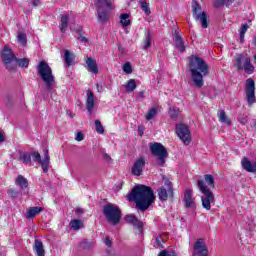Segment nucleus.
Masks as SVG:
<instances>
[{"label":"nucleus","mask_w":256,"mask_h":256,"mask_svg":"<svg viewBox=\"0 0 256 256\" xmlns=\"http://www.w3.org/2000/svg\"><path fill=\"white\" fill-rule=\"evenodd\" d=\"M127 197L128 201L136 203L139 211H147L155 202V193L145 185H136Z\"/></svg>","instance_id":"obj_1"},{"label":"nucleus","mask_w":256,"mask_h":256,"mask_svg":"<svg viewBox=\"0 0 256 256\" xmlns=\"http://www.w3.org/2000/svg\"><path fill=\"white\" fill-rule=\"evenodd\" d=\"M188 67L193 84L201 89L205 85L203 77L209 75V64L199 56H190Z\"/></svg>","instance_id":"obj_2"},{"label":"nucleus","mask_w":256,"mask_h":256,"mask_svg":"<svg viewBox=\"0 0 256 256\" xmlns=\"http://www.w3.org/2000/svg\"><path fill=\"white\" fill-rule=\"evenodd\" d=\"M207 183V185L205 184ZM197 185L200 193H202L201 201L203 209L211 211V203H215V195L211 189H215V179L213 175H204V180H198Z\"/></svg>","instance_id":"obj_3"},{"label":"nucleus","mask_w":256,"mask_h":256,"mask_svg":"<svg viewBox=\"0 0 256 256\" xmlns=\"http://www.w3.org/2000/svg\"><path fill=\"white\" fill-rule=\"evenodd\" d=\"M37 72L39 77H41L46 90L53 91L55 89V76L53 75V70L49 63L45 62L44 60L40 61L37 66Z\"/></svg>","instance_id":"obj_4"},{"label":"nucleus","mask_w":256,"mask_h":256,"mask_svg":"<svg viewBox=\"0 0 256 256\" xmlns=\"http://www.w3.org/2000/svg\"><path fill=\"white\" fill-rule=\"evenodd\" d=\"M234 67L238 71H244L246 75H253L255 73V66L251 63V56L245 53L234 56Z\"/></svg>","instance_id":"obj_5"},{"label":"nucleus","mask_w":256,"mask_h":256,"mask_svg":"<svg viewBox=\"0 0 256 256\" xmlns=\"http://www.w3.org/2000/svg\"><path fill=\"white\" fill-rule=\"evenodd\" d=\"M97 19L101 23L109 21V13L113 11V2L111 0H96Z\"/></svg>","instance_id":"obj_6"},{"label":"nucleus","mask_w":256,"mask_h":256,"mask_svg":"<svg viewBox=\"0 0 256 256\" xmlns=\"http://www.w3.org/2000/svg\"><path fill=\"white\" fill-rule=\"evenodd\" d=\"M149 147L153 157H156L157 165L163 167L167 161V148L158 142L150 143Z\"/></svg>","instance_id":"obj_7"},{"label":"nucleus","mask_w":256,"mask_h":256,"mask_svg":"<svg viewBox=\"0 0 256 256\" xmlns=\"http://www.w3.org/2000/svg\"><path fill=\"white\" fill-rule=\"evenodd\" d=\"M104 217L112 225H117L121 221V209L113 204H107L103 208Z\"/></svg>","instance_id":"obj_8"},{"label":"nucleus","mask_w":256,"mask_h":256,"mask_svg":"<svg viewBox=\"0 0 256 256\" xmlns=\"http://www.w3.org/2000/svg\"><path fill=\"white\" fill-rule=\"evenodd\" d=\"M192 15L196 21H200L203 29L209 27V24L207 23V13L202 12L201 5H199V2L197 1H194L192 6Z\"/></svg>","instance_id":"obj_9"},{"label":"nucleus","mask_w":256,"mask_h":256,"mask_svg":"<svg viewBox=\"0 0 256 256\" xmlns=\"http://www.w3.org/2000/svg\"><path fill=\"white\" fill-rule=\"evenodd\" d=\"M30 157H32L35 163H40L44 173H47V171H49L50 157L49 150L47 148L44 149L43 160L41 159V154H39V152H30Z\"/></svg>","instance_id":"obj_10"},{"label":"nucleus","mask_w":256,"mask_h":256,"mask_svg":"<svg viewBox=\"0 0 256 256\" xmlns=\"http://www.w3.org/2000/svg\"><path fill=\"white\" fill-rule=\"evenodd\" d=\"M246 101L249 107H252L256 103L255 97V80L248 78L245 85Z\"/></svg>","instance_id":"obj_11"},{"label":"nucleus","mask_w":256,"mask_h":256,"mask_svg":"<svg viewBox=\"0 0 256 256\" xmlns=\"http://www.w3.org/2000/svg\"><path fill=\"white\" fill-rule=\"evenodd\" d=\"M176 134L178 135L179 139L183 141L184 145H189L191 143V131L187 125L177 124Z\"/></svg>","instance_id":"obj_12"},{"label":"nucleus","mask_w":256,"mask_h":256,"mask_svg":"<svg viewBox=\"0 0 256 256\" xmlns=\"http://www.w3.org/2000/svg\"><path fill=\"white\" fill-rule=\"evenodd\" d=\"M192 256H209V249L205 244V240L200 238L194 243Z\"/></svg>","instance_id":"obj_13"},{"label":"nucleus","mask_w":256,"mask_h":256,"mask_svg":"<svg viewBox=\"0 0 256 256\" xmlns=\"http://www.w3.org/2000/svg\"><path fill=\"white\" fill-rule=\"evenodd\" d=\"M158 195L160 201H167L169 195H173V186H171V182L165 183V186L160 188Z\"/></svg>","instance_id":"obj_14"},{"label":"nucleus","mask_w":256,"mask_h":256,"mask_svg":"<svg viewBox=\"0 0 256 256\" xmlns=\"http://www.w3.org/2000/svg\"><path fill=\"white\" fill-rule=\"evenodd\" d=\"M172 35L177 49H179L180 53H183V51H185V44L183 43V38H181V30L174 29Z\"/></svg>","instance_id":"obj_15"},{"label":"nucleus","mask_w":256,"mask_h":256,"mask_svg":"<svg viewBox=\"0 0 256 256\" xmlns=\"http://www.w3.org/2000/svg\"><path fill=\"white\" fill-rule=\"evenodd\" d=\"M143 167H145V158H138L133 164L132 175H135L136 177L141 176V173H143Z\"/></svg>","instance_id":"obj_16"},{"label":"nucleus","mask_w":256,"mask_h":256,"mask_svg":"<svg viewBox=\"0 0 256 256\" xmlns=\"http://www.w3.org/2000/svg\"><path fill=\"white\" fill-rule=\"evenodd\" d=\"M1 58L6 66H8L9 63H11V61H13V60L15 61V59H16L15 54H13V51L8 46L4 47V49L2 51Z\"/></svg>","instance_id":"obj_17"},{"label":"nucleus","mask_w":256,"mask_h":256,"mask_svg":"<svg viewBox=\"0 0 256 256\" xmlns=\"http://www.w3.org/2000/svg\"><path fill=\"white\" fill-rule=\"evenodd\" d=\"M86 97V109L91 115L93 113V109H95V95H93L91 90H87Z\"/></svg>","instance_id":"obj_18"},{"label":"nucleus","mask_w":256,"mask_h":256,"mask_svg":"<svg viewBox=\"0 0 256 256\" xmlns=\"http://www.w3.org/2000/svg\"><path fill=\"white\" fill-rule=\"evenodd\" d=\"M242 168L248 173H256V161L251 162L248 157H244L241 161Z\"/></svg>","instance_id":"obj_19"},{"label":"nucleus","mask_w":256,"mask_h":256,"mask_svg":"<svg viewBox=\"0 0 256 256\" xmlns=\"http://www.w3.org/2000/svg\"><path fill=\"white\" fill-rule=\"evenodd\" d=\"M86 65L90 73H93L94 75H97V73H99V67H97V61H95V59L88 57L86 59Z\"/></svg>","instance_id":"obj_20"},{"label":"nucleus","mask_w":256,"mask_h":256,"mask_svg":"<svg viewBox=\"0 0 256 256\" xmlns=\"http://www.w3.org/2000/svg\"><path fill=\"white\" fill-rule=\"evenodd\" d=\"M184 203L185 207H194L195 200L193 198V190L188 189L184 193Z\"/></svg>","instance_id":"obj_21"},{"label":"nucleus","mask_w":256,"mask_h":256,"mask_svg":"<svg viewBox=\"0 0 256 256\" xmlns=\"http://www.w3.org/2000/svg\"><path fill=\"white\" fill-rule=\"evenodd\" d=\"M126 221L136 229H143V222L137 219L133 214L126 216Z\"/></svg>","instance_id":"obj_22"},{"label":"nucleus","mask_w":256,"mask_h":256,"mask_svg":"<svg viewBox=\"0 0 256 256\" xmlns=\"http://www.w3.org/2000/svg\"><path fill=\"white\" fill-rule=\"evenodd\" d=\"M67 27H69V14H61L59 24L61 33H65L67 31Z\"/></svg>","instance_id":"obj_23"},{"label":"nucleus","mask_w":256,"mask_h":256,"mask_svg":"<svg viewBox=\"0 0 256 256\" xmlns=\"http://www.w3.org/2000/svg\"><path fill=\"white\" fill-rule=\"evenodd\" d=\"M34 251L37 256H45V247L43 242L39 239H36L34 242Z\"/></svg>","instance_id":"obj_24"},{"label":"nucleus","mask_w":256,"mask_h":256,"mask_svg":"<svg viewBox=\"0 0 256 256\" xmlns=\"http://www.w3.org/2000/svg\"><path fill=\"white\" fill-rule=\"evenodd\" d=\"M15 185L20 187V189H27L29 187V181L23 175H18L15 179Z\"/></svg>","instance_id":"obj_25"},{"label":"nucleus","mask_w":256,"mask_h":256,"mask_svg":"<svg viewBox=\"0 0 256 256\" xmlns=\"http://www.w3.org/2000/svg\"><path fill=\"white\" fill-rule=\"evenodd\" d=\"M43 211V207H31L27 211L26 218L27 219H33V217H37L39 213Z\"/></svg>","instance_id":"obj_26"},{"label":"nucleus","mask_w":256,"mask_h":256,"mask_svg":"<svg viewBox=\"0 0 256 256\" xmlns=\"http://www.w3.org/2000/svg\"><path fill=\"white\" fill-rule=\"evenodd\" d=\"M168 113H169L170 119H172V121H177V119L179 117V113H181V110H179V108H177V107L170 106Z\"/></svg>","instance_id":"obj_27"},{"label":"nucleus","mask_w":256,"mask_h":256,"mask_svg":"<svg viewBox=\"0 0 256 256\" xmlns=\"http://www.w3.org/2000/svg\"><path fill=\"white\" fill-rule=\"evenodd\" d=\"M17 41L19 45H21L22 47H27V34H25L22 31H19L17 34Z\"/></svg>","instance_id":"obj_28"},{"label":"nucleus","mask_w":256,"mask_h":256,"mask_svg":"<svg viewBox=\"0 0 256 256\" xmlns=\"http://www.w3.org/2000/svg\"><path fill=\"white\" fill-rule=\"evenodd\" d=\"M70 227L73 229V231H79V229H83V221L79 219L71 220Z\"/></svg>","instance_id":"obj_29"},{"label":"nucleus","mask_w":256,"mask_h":256,"mask_svg":"<svg viewBox=\"0 0 256 256\" xmlns=\"http://www.w3.org/2000/svg\"><path fill=\"white\" fill-rule=\"evenodd\" d=\"M125 89H126L127 93H133V91L137 89V82H135V79H130L126 83Z\"/></svg>","instance_id":"obj_30"},{"label":"nucleus","mask_w":256,"mask_h":256,"mask_svg":"<svg viewBox=\"0 0 256 256\" xmlns=\"http://www.w3.org/2000/svg\"><path fill=\"white\" fill-rule=\"evenodd\" d=\"M247 29H249V24L243 23L239 29L240 43H243V41H245V33H247Z\"/></svg>","instance_id":"obj_31"},{"label":"nucleus","mask_w":256,"mask_h":256,"mask_svg":"<svg viewBox=\"0 0 256 256\" xmlns=\"http://www.w3.org/2000/svg\"><path fill=\"white\" fill-rule=\"evenodd\" d=\"M218 119L220 123H227L228 125H231V120L227 118V114L224 112V110H219Z\"/></svg>","instance_id":"obj_32"},{"label":"nucleus","mask_w":256,"mask_h":256,"mask_svg":"<svg viewBox=\"0 0 256 256\" xmlns=\"http://www.w3.org/2000/svg\"><path fill=\"white\" fill-rule=\"evenodd\" d=\"M20 159L24 165H31V153L23 152L20 154Z\"/></svg>","instance_id":"obj_33"},{"label":"nucleus","mask_w":256,"mask_h":256,"mask_svg":"<svg viewBox=\"0 0 256 256\" xmlns=\"http://www.w3.org/2000/svg\"><path fill=\"white\" fill-rule=\"evenodd\" d=\"M120 23L123 27H129L131 25V20L129 19V14H121L120 15Z\"/></svg>","instance_id":"obj_34"},{"label":"nucleus","mask_w":256,"mask_h":256,"mask_svg":"<svg viewBox=\"0 0 256 256\" xmlns=\"http://www.w3.org/2000/svg\"><path fill=\"white\" fill-rule=\"evenodd\" d=\"M73 59H75V57L73 56V54H71V51L65 50L64 61L68 67L71 65V63H73Z\"/></svg>","instance_id":"obj_35"},{"label":"nucleus","mask_w":256,"mask_h":256,"mask_svg":"<svg viewBox=\"0 0 256 256\" xmlns=\"http://www.w3.org/2000/svg\"><path fill=\"white\" fill-rule=\"evenodd\" d=\"M151 47V32L147 31L145 33V38H144V46L143 49L147 50Z\"/></svg>","instance_id":"obj_36"},{"label":"nucleus","mask_w":256,"mask_h":256,"mask_svg":"<svg viewBox=\"0 0 256 256\" xmlns=\"http://www.w3.org/2000/svg\"><path fill=\"white\" fill-rule=\"evenodd\" d=\"M15 61L16 63H18L19 67H23L24 69H27V67H29V58H15Z\"/></svg>","instance_id":"obj_37"},{"label":"nucleus","mask_w":256,"mask_h":256,"mask_svg":"<svg viewBox=\"0 0 256 256\" xmlns=\"http://www.w3.org/2000/svg\"><path fill=\"white\" fill-rule=\"evenodd\" d=\"M156 116H157V108H151V109L147 112V114H146V116H145V119H146L147 121H151V119H154Z\"/></svg>","instance_id":"obj_38"},{"label":"nucleus","mask_w":256,"mask_h":256,"mask_svg":"<svg viewBox=\"0 0 256 256\" xmlns=\"http://www.w3.org/2000/svg\"><path fill=\"white\" fill-rule=\"evenodd\" d=\"M140 5L145 15H151V9L149 8V3H147L146 1H141Z\"/></svg>","instance_id":"obj_39"},{"label":"nucleus","mask_w":256,"mask_h":256,"mask_svg":"<svg viewBox=\"0 0 256 256\" xmlns=\"http://www.w3.org/2000/svg\"><path fill=\"white\" fill-rule=\"evenodd\" d=\"M93 245H95V243L89 240H83L82 242H80V247H82V249H91Z\"/></svg>","instance_id":"obj_40"},{"label":"nucleus","mask_w":256,"mask_h":256,"mask_svg":"<svg viewBox=\"0 0 256 256\" xmlns=\"http://www.w3.org/2000/svg\"><path fill=\"white\" fill-rule=\"evenodd\" d=\"M165 244V240L163 239L162 235H158L155 237V245L156 247H161L163 249V245Z\"/></svg>","instance_id":"obj_41"},{"label":"nucleus","mask_w":256,"mask_h":256,"mask_svg":"<svg viewBox=\"0 0 256 256\" xmlns=\"http://www.w3.org/2000/svg\"><path fill=\"white\" fill-rule=\"evenodd\" d=\"M95 127L97 133H99L100 135H103V133H105V128H103V124H101V121L95 120Z\"/></svg>","instance_id":"obj_42"},{"label":"nucleus","mask_w":256,"mask_h":256,"mask_svg":"<svg viewBox=\"0 0 256 256\" xmlns=\"http://www.w3.org/2000/svg\"><path fill=\"white\" fill-rule=\"evenodd\" d=\"M123 72L127 73V75H131V73H133V68L131 67V63L126 62L123 65Z\"/></svg>","instance_id":"obj_43"},{"label":"nucleus","mask_w":256,"mask_h":256,"mask_svg":"<svg viewBox=\"0 0 256 256\" xmlns=\"http://www.w3.org/2000/svg\"><path fill=\"white\" fill-rule=\"evenodd\" d=\"M9 197H12V199H17V197H19V191L13 189V188H9L7 191Z\"/></svg>","instance_id":"obj_44"},{"label":"nucleus","mask_w":256,"mask_h":256,"mask_svg":"<svg viewBox=\"0 0 256 256\" xmlns=\"http://www.w3.org/2000/svg\"><path fill=\"white\" fill-rule=\"evenodd\" d=\"M78 35V41H80V43H84V45H87V43H89V39L81 34V30H78Z\"/></svg>","instance_id":"obj_45"},{"label":"nucleus","mask_w":256,"mask_h":256,"mask_svg":"<svg viewBox=\"0 0 256 256\" xmlns=\"http://www.w3.org/2000/svg\"><path fill=\"white\" fill-rule=\"evenodd\" d=\"M158 256H177V253L175 251L168 252L167 250H162Z\"/></svg>","instance_id":"obj_46"},{"label":"nucleus","mask_w":256,"mask_h":256,"mask_svg":"<svg viewBox=\"0 0 256 256\" xmlns=\"http://www.w3.org/2000/svg\"><path fill=\"white\" fill-rule=\"evenodd\" d=\"M104 244L106 245V247H112L113 245V241L111 240V238L109 236H107L104 240H103Z\"/></svg>","instance_id":"obj_47"},{"label":"nucleus","mask_w":256,"mask_h":256,"mask_svg":"<svg viewBox=\"0 0 256 256\" xmlns=\"http://www.w3.org/2000/svg\"><path fill=\"white\" fill-rule=\"evenodd\" d=\"M85 139V135L82 132H77L75 136V141H83Z\"/></svg>","instance_id":"obj_48"},{"label":"nucleus","mask_w":256,"mask_h":256,"mask_svg":"<svg viewBox=\"0 0 256 256\" xmlns=\"http://www.w3.org/2000/svg\"><path fill=\"white\" fill-rule=\"evenodd\" d=\"M225 5V0H215L214 7H223Z\"/></svg>","instance_id":"obj_49"},{"label":"nucleus","mask_w":256,"mask_h":256,"mask_svg":"<svg viewBox=\"0 0 256 256\" xmlns=\"http://www.w3.org/2000/svg\"><path fill=\"white\" fill-rule=\"evenodd\" d=\"M31 3L33 7H39V5H41V0H32Z\"/></svg>","instance_id":"obj_50"},{"label":"nucleus","mask_w":256,"mask_h":256,"mask_svg":"<svg viewBox=\"0 0 256 256\" xmlns=\"http://www.w3.org/2000/svg\"><path fill=\"white\" fill-rule=\"evenodd\" d=\"M96 87H97L98 93H101V92L103 91V85H101V84H96Z\"/></svg>","instance_id":"obj_51"},{"label":"nucleus","mask_w":256,"mask_h":256,"mask_svg":"<svg viewBox=\"0 0 256 256\" xmlns=\"http://www.w3.org/2000/svg\"><path fill=\"white\" fill-rule=\"evenodd\" d=\"M76 213H77V215H80L81 213H84L83 208H77Z\"/></svg>","instance_id":"obj_52"},{"label":"nucleus","mask_w":256,"mask_h":256,"mask_svg":"<svg viewBox=\"0 0 256 256\" xmlns=\"http://www.w3.org/2000/svg\"><path fill=\"white\" fill-rule=\"evenodd\" d=\"M224 3L226 6H229L231 3H233V0H224Z\"/></svg>","instance_id":"obj_53"},{"label":"nucleus","mask_w":256,"mask_h":256,"mask_svg":"<svg viewBox=\"0 0 256 256\" xmlns=\"http://www.w3.org/2000/svg\"><path fill=\"white\" fill-rule=\"evenodd\" d=\"M138 97H140V99H143V97H145V92H139Z\"/></svg>","instance_id":"obj_54"},{"label":"nucleus","mask_w":256,"mask_h":256,"mask_svg":"<svg viewBox=\"0 0 256 256\" xmlns=\"http://www.w3.org/2000/svg\"><path fill=\"white\" fill-rule=\"evenodd\" d=\"M3 141H5V137H4L3 134L0 132V143H3Z\"/></svg>","instance_id":"obj_55"},{"label":"nucleus","mask_w":256,"mask_h":256,"mask_svg":"<svg viewBox=\"0 0 256 256\" xmlns=\"http://www.w3.org/2000/svg\"><path fill=\"white\" fill-rule=\"evenodd\" d=\"M139 134L143 135V131H141V127L138 128Z\"/></svg>","instance_id":"obj_56"},{"label":"nucleus","mask_w":256,"mask_h":256,"mask_svg":"<svg viewBox=\"0 0 256 256\" xmlns=\"http://www.w3.org/2000/svg\"><path fill=\"white\" fill-rule=\"evenodd\" d=\"M105 158L107 159V161H109V159H111L110 157H108V155H105Z\"/></svg>","instance_id":"obj_57"},{"label":"nucleus","mask_w":256,"mask_h":256,"mask_svg":"<svg viewBox=\"0 0 256 256\" xmlns=\"http://www.w3.org/2000/svg\"><path fill=\"white\" fill-rule=\"evenodd\" d=\"M254 63H255V65H256V55H254Z\"/></svg>","instance_id":"obj_58"},{"label":"nucleus","mask_w":256,"mask_h":256,"mask_svg":"<svg viewBox=\"0 0 256 256\" xmlns=\"http://www.w3.org/2000/svg\"><path fill=\"white\" fill-rule=\"evenodd\" d=\"M241 123H243L245 125L246 121L245 120H242Z\"/></svg>","instance_id":"obj_59"}]
</instances>
